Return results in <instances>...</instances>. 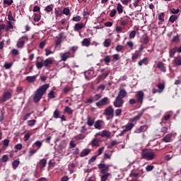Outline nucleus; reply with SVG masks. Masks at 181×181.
Listing matches in <instances>:
<instances>
[{
  "mask_svg": "<svg viewBox=\"0 0 181 181\" xmlns=\"http://www.w3.org/2000/svg\"><path fill=\"white\" fill-rule=\"evenodd\" d=\"M86 24H84L83 23H77L74 27V30L75 32H80V30H81V29H83V28H84Z\"/></svg>",
  "mask_w": 181,
  "mask_h": 181,
  "instance_id": "nucleus-14",
  "label": "nucleus"
},
{
  "mask_svg": "<svg viewBox=\"0 0 181 181\" xmlns=\"http://www.w3.org/2000/svg\"><path fill=\"white\" fill-rule=\"evenodd\" d=\"M176 52H177V47L170 49L169 51V57L171 58L175 57V54H176Z\"/></svg>",
  "mask_w": 181,
  "mask_h": 181,
  "instance_id": "nucleus-25",
  "label": "nucleus"
},
{
  "mask_svg": "<svg viewBox=\"0 0 181 181\" xmlns=\"http://www.w3.org/2000/svg\"><path fill=\"white\" fill-rule=\"evenodd\" d=\"M177 19H178L177 16L172 15L169 18V22H170L171 23H175V22H176V21H177Z\"/></svg>",
  "mask_w": 181,
  "mask_h": 181,
  "instance_id": "nucleus-38",
  "label": "nucleus"
},
{
  "mask_svg": "<svg viewBox=\"0 0 181 181\" xmlns=\"http://www.w3.org/2000/svg\"><path fill=\"white\" fill-rule=\"evenodd\" d=\"M42 18V16H40V13H35L34 14V18H33V20L35 22H39V21H40Z\"/></svg>",
  "mask_w": 181,
  "mask_h": 181,
  "instance_id": "nucleus-44",
  "label": "nucleus"
},
{
  "mask_svg": "<svg viewBox=\"0 0 181 181\" xmlns=\"http://www.w3.org/2000/svg\"><path fill=\"white\" fill-rule=\"evenodd\" d=\"M170 11L171 12V13H173L174 15H177V13L180 12V10L179 8L176 9L175 8H173L170 9Z\"/></svg>",
  "mask_w": 181,
  "mask_h": 181,
  "instance_id": "nucleus-52",
  "label": "nucleus"
},
{
  "mask_svg": "<svg viewBox=\"0 0 181 181\" xmlns=\"http://www.w3.org/2000/svg\"><path fill=\"white\" fill-rule=\"evenodd\" d=\"M62 13H64V15L69 16V15H70V8H69V7L64 8L62 11Z\"/></svg>",
  "mask_w": 181,
  "mask_h": 181,
  "instance_id": "nucleus-50",
  "label": "nucleus"
},
{
  "mask_svg": "<svg viewBox=\"0 0 181 181\" xmlns=\"http://www.w3.org/2000/svg\"><path fill=\"white\" fill-rule=\"evenodd\" d=\"M103 62H105V64L108 66V64L111 63V56L107 55L106 57H105V58L103 59Z\"/></svg>",
  "mask_w": 181,
  "mask_h": 181,
  "instance_id": "nucleus-37",
  "label": "nucleus"
},
{
  "mask_svg": "<svg viewBox=\"0 0 181 181\" xmlns=\"http://www.w3.org/2000/svg\"><path fill=\"white\" fill-rule=\"evenodd\" d=\"M172 136H173V134H168L165 135L163 139V142H166V143L172 142Z\"/></svg>",
  "mask_w": 181,
  "mask_h": 181,
  "instance_id": "nucleus-21",
  "label": "nucleus"
},
{
  "mask_svg": "<svg viewBox=\"0 0 181 181\" xmlns=\"http://www.w3.org/2000/svg\"><path fill=\"white\" fill-rule=\"evenodd\" d=\"M7 25L6 26V31L8 32L11 29H13V23L12 21H7Z\"/></svg>",
  "mask_w": 181,
  "mask_h": 181,
  "instance_id": "nucleus-33",
  "label": "nucleus"
},
{
  "mask_svg": "<svg viewBox=\"0 0 181 181\" xmlns=\"http://www.w3.org/2000/svg\"><path fill=\"white\" fill-rule=\"evenodd\" d=\"M142 115H144V110H142L141 112L139 113L136 116L134 117L133 118L130 119L129 121V123H127L124 128L126 132H128V131H131L135 125H136V122L141 119L142 117Z\"/></svg>",
  "mask_w": 181,
  "mask_h": 181,
  "instance_id": "nucleus-2",
  "label": "nucleus"
},
{
  "mask_svg": "<svg viewBox=\"0 0 181 181\" xmlns=\"http://www.w3.org/2000/svg\"><path fill=\"white\" fill-rule=\"evenodd\" d=\"M37 151H39V148H37L35 150H34L33 148H30L29 156H33L35 155V153H36V152H37Z\"/></svg>",
  "mask_w": 181,
  "mask_h": 181,
  "instance_id": "nucleus-51",
  "label": "nucleus"
},
{
  "mask_svg": "<svg viewBox=\"0 0 181 181\" xmlns=\"http://www.w3.org/2000/svg\"><path fill=\"white\" fill-rule=\"evenodd\" d=\"M37 76H27L25 80L28 81V83H35L36 81Z\"/></svg>",
  "mask_w": 181,
  "mask_h": 181,
  "instance_id": "nucleus-30",
  "label": "nucleus"
},
{
  "mask_svg": "<svg viewBox=\"0 0 181 181\" xmlns=\"http://www.w3.org/2000/svg\"><path fill=\"white\" fill-rule=\"evenodd\" d=\"M148 124L141 125L139 127L135 129L134 134H142L144 132H146V131H148Z\"/></svg>",
  "mask_w": 181,
  "mask_h": 181,
  "instance_id": "nucleus-10",
  "label": "nucleus"
},
{
  "mask_svg": "<svg viewBox=\"0 0 181 181\" xmlns=\"http://www.w3.org/2000/svg\"><path fill=\"white\" fill-rule=\"evenodd\" d=\"M19 165H21V161H19L18 160H14L13 162L12 163V168L13 170H16Z\"/></svg>",
  "mask_w": 181,
  "mask_h": 181,
  "instance_id": "nucleus-31",
  "label": "nucleus"
},
{
  "mask_svg": "<svg viewBox=\"0 0 181 181\" xmlns=\"http://www.w3.org/2000/svg\"><path fill=\"white\" fill-rule=\"evenodd\" d=\"M113 105L116 108H121V107H123L124 105V100H122L121 98L116 97L115 100L113 102Z\"/></svg>",
  "mask_w": 181,
  "mask_h": 181,
  "instance_id": "nucleus-11",
  "label": "nucleus"
},
{
  "mask_svg": "<svg viewBox=\"0 0 181 181\" xmlns=\"http://www.w3.org/2000/svg\"><path fill=\"white\" fill-rule=\"evenodd\" d=\"M12 98V90H5L3 93L1 98H0V104H4Z\"/></svg>",
  "mask_w": 181,
  "mask_h": 181,
  "instance_id": "nucleus-4",
  "label": "nucleus"
},
{
  "mask_svg": "<svg viewBox=\"0 0 181 181\" xmlns=\"http://www.w3.org/2000/svg\"><path fill=\"white\" fill-rule=\"evenodd\" d=\"M4 5H8V6H11L13 4V0H4Z\"/></svg>",
  "mask_w": 181,
  "mask_h": 181,
  "instance_id": "nucleus-58",
  "label": "nucleus"
},
{
  "mask_svg": "<svg viewBox=\"0 0 181 181\" xmlns=\"http://www.w3.org/2000/svg\"><path fill=\"white\" fill-rule=\"evenodd\" d=\"M94 119L91 117H87V125H88V127H93V125H94L95 122H94Z\"/></svg>",
  "mask_w": 181,
  "mask_h": 181,
  "instance_id": "nucleus-32",
  "label": "nucleus"
},
{
  "mask_svg": "<svg viewBox=\"0 0 181 181\" xmlns=\"http://www.w3.org/2000/svg\"><path fill=\"white\" fill-rule=\"evenodd\" d=\"M101 97H103L101 93H98V94L95 95L92 98L93 99V101H98V100H100V98H101Z\"/></svg>",
  "mask_w": 181,
  "mask_h": 181,
  "instance_id": "nucleus-48",
  "label": "nucleus"
},
{
  "mask_svg": "<svg viewBox=\"0 0 181 181\" xmlns=\"http://www.w3.org/2000/svg\"><path fill=\"white\" fill-rule=\"evenodd\" d=\"M141 54V52H138L137 53L134 54L132 57V60H136V59H138V57H139Z\"/></svg>",
  "mask_w": 181,
  "mask_h": 181,
  "instance_id": "nucleus-55",
  "label": "nucleus"
},
{
  "mask_svg": "<svg viewBox=\"0 0 181 181\" xmlns=\"http://www.w3.org/2000/svg\"><path fill=\"white\" fill-rule=\"evenodd\" d=\"M8 22H15V18H13V16H12V11H9L8 13Z\"/></svg>",
  "mask_w": 181,
  "mask_h": 181,
  "instance_id": "nucleus-43",
  "label": "nucleus"
},
{
  "mask_svg": "<svg viewBox=\"0 0 181 181\" xmlns=\"http://www.w3.org/2000/svg\"><path fill=\"white\" fill-rule=\"evenodd\" d=\"M53 117L57 119V118H60V111L59 110H55L53 112Z\"/></svg>",
  "mask_w": 181,
  "mask_h": 181,
  "instance_id": "nucleus-42",
  "label": "nucleus"
},
{
  "mask_svg": "<svg viewBox=\"0 0 181 181\" xmlns=\"http://www.w3.org/2000/svg\"><path fill=\"white\" fill-rule=\"evenodd\" d=\"M110 74V72L103 74L101 75H99L97 78L98 83H100L102 80H104L105 78H107L108 77V75Z\"/></svg>",
  "mask_w": 181,
  "mask_h": 181,
  "instance_id": "nucleus-22",
  "label": "nucleus"
},
{
  "mask_svg": "<svg viewBox=\"0 0 181 181\" xmlns=\"http://www.w3.org/2000/svg\"><path fill=\"white\" fill-rule=\"evenodd\" d=\"M9 160V157L8 155H4L1 158H0V163H5Z\"/></svg>",
  "mask_w": 181,
  "mask_h": 181,
  "instance_id": "nucleus-39",
  "label": "nucleus"
},
{
  "mask_svg": "<svg viewBox=\"0 0 181 181\" xmlns=\"http://www.w3.org/2000/svg\"><path fill=\"white\" fill-rule=\"evenodd\" d=\"M9 139H6L3 141V145L4 146V148H8V146H9Z\"/></svg>",
  "mask_w": 181,
  "mask_h": 181,
  "instance_id": "nucleus-57",
  "label": "nucleus"
},
{
  "mask_svg": "<svg viewBox=\"0 0 181 181\" xmlns=\"http://www.w3.org/2000/svg\"><path fill=\"white\" fill-rule=\"evenodd\" d=\"M157 87L159 89L158 93H162L165 90V83H160L157 85Z\"/></svg>",
  "mask_w": 181,
  "mask_h": 181,
  "instance_id": "nucleus-40",
  "label": "nucleus"
},
{
  "mask_svg": "<svg viewBox=\"0 0 181 181\" xmlns=\"http://www.w3.org/2000/svg\"><path fill=\"white\" fill-rule=\"evenodd\" d=\"M11 52H12V56L13 57H15V56H18V54H19V50H18L16 49H13Z\"/></svg>",
  "mask_w": 181,
  "mask_h": 181,
  "instance_id": "nucleus-63",
  "label": "nucleus"
},
{
  "mask_svg": "<svg viewBox=\"0 0 181 181\" xmlns=\"http://www.w3.org/2000/svg\"><path fill=\"white\" fill-rule=\"evenodd\" d=\"M36 66H37V69H42L44 66L43 64V62H36Z\"/></svg>",
  "mask_w": 181,
  "mask_h": 181,
  "instance_id": "nucleus-64",
  "label": "nucleus"
},
{
  "mask_svg": "<svg viewBox=\"0 0 181 181\" xmlns=\"http://www.w3.org/2000/svg\"><path fill=\"white\" fill-rule=\"evenodd\" d=\"M63 35H64V33H61L59 34V37L57 39V40L55 41V47H57V46H59V45L62 44V39H63Z\"/></svg>",
  "mask_w": 181,
  "mask_h": 181,
  "instance_id": "nucleus-26",
  "label": "nucleus"
},
{
  "mask_svg": "<svg viewBox=\"0 0 181 181\" xmlns=\"http://www.w3.org/2000/svg\"><path fill=\"white\" fill-rule=\"evenodd\" d=\"M108 104H110V99L107 97H105L96 103L95 105L96 107H98V108H101V107L108 105Z\"/></svg>",
  "mask_w": 181,
  "mask_h": 181,
  "instance_id": "nucleus-7",
  "label": "nucleus"
},
{
  "mask_svg": "<svg viewBox=\"0 0 181 181\" xmlns=\"http://www.w3.org/2000/svg\"><path fill=\"white\" fill-rule=\"evenodd\" d=\"M45 12H52L53 11V6L52 5H49L46 6L44 9Z\"/></svg>",
  "mask_w": 181,
  "mask_h": 181,
  "instance_id": "nucleus-49",
  "label": "nucleus"
},
{
  "mask_svg": "<svg viewBox=\"0 0 181 181\" xmlns=\"http://www.w3.org/2000/svg\"><path fill=\"white\" fill-rule=\"evenodd\" d=\"M116 9H117V13H119V15H121V13H122V12H124V6H122V4H121V3H119L117 4Z\"/></svg>",
  "mask_w": 181,
  "mask_h": 181,
  "instance_id": "nucleus-29",
  "label": "nucleus"
},
{
  "mask_svg": "<svg viewBox=\"0 0 181 181\" xmlns=\"http://www.w3.org/2000/svg\"><path fill=\"white\" fill-rule=\"evenodd\" d=\"M129 22H132V20H131V17L125 16L123 17V18H121L120 25L122 26H127V25L129 24Z\"/></svg>",
  "mask_w": 181,
  "mask_h": 181,
  "instance_id": "nucleus-12",
  "label": "nucleus"
},
{
  "mask_svg": "<svg viewBox=\"0 0 181 181\" xmlns=\"http://www.w3.org/2000/svg\"><path fill=\"white\" fill-rule=\"evenodd\" d=\"M46 165H47V160H46V158H42L37 163V168H38V169H45Z\"/></svg>",
  "mask_w": 181,
  "mask_h": 181,
  "instance_id": "nucleus-13",
  "label": "nucleus"
},
{
  "mask_svg": "<svg viewBox=\"0 0 181 181\" xmlns=\"http://www.w3.org/2000/svg\"><path fill=\"white\" fill-rule=\"evenodd\" d=\"M90 153H91V149L84 148L81 152L80 156H81V158H84V156H87L88 155H90Z\"/></svg>",
  "mask_w": 181,
  "mask_h": 181,
  "instance_id": "nucleus-18",
  "label": "nucleus"
},
{
  "mask_svg": "<svg viewBox=\"0 0 181 181\" xmlns=\"http://www.w3.org/2000/svg\"><path fill=\"white\" fill-rule=\"evenodd\" d=\"M115 50L116 52H121V50H124V45H118L116 47H115Z\"/></svg>",
  "mask_w": 181,
  "mask_h": 181,
  "instance_id": "nucleus-61",
  "label": "nucleus"
},
{
  "mask_svg": "<svg viewBox=\"0 0 181 181\" xmlns=\"http://www.w3.org/2000/svg\"><path fill=\"white\" fill-rule=\"evenodd\" d=\"M100 136H102V138H110L111 136V132L107 130H103L100 134Z\"/></svg>",
  "mask_w": 181,
  "mask_h": 181,
  "instance_id": "nucleus-28",
  "label": "nucleus"
},
{
  "mask_svg": "<svg viewBox=\"0 0 181 181\" xmlns=\"http://www.w3.org/2000/svg\"><path fill=\"white\" fill-rule=\"evenodd\" d=\"M43 64L45 67H49V66H52V64H53V59L47 58L43 62Z\"/></svg>",
  "mask_w": 181,
  "mask_h": 181,
  "instance_id": "nucleus-23",
  "label": "nucleus"
},
{
  "mask_svg": "<svg viewBox=\"0 0 181 181\" xmlns=\"http://www.w3.org/2000/svg\"><path fill=\"white\" fill-rule=\"evenodd\" d=\"M82 46H85L86 47H88L90 45H91V42H90V39L88 38H84L81 42Z\"/></svg>",
  "mask_w": 181,
  "mask_h": 181,
  "instance_id": "nucleus-27",
  "label": "nucleus"
},
{
  "mask_svg": "<svg viewBox=\"0 0 181 181\" xmlns=\"http://www.w3.org/2000/svg\"><path fill=\"white\" fill-rule=\"evenodd\" d=\"M135 36H136V31H135V30L131 31L129 35V39H134L135 37Z\"/></svg>",
  "mask_w": 181,
  "mask_h": 181,
  "instance_id": "nucleus-56",
  "label": "nucleus"
},
{
  "mask_svg": "<svg viewBox=\"0 0 181 181\" xmlns=\"http://www.w3.org/2000/svg\"><path fill=\"white\" fill-rule=\"evenodd\" d=\"M97 160V156H92L89 160H88V165H91V163H93V162H95V160Z\"/></svg>",
  "mask_w": 181,
  "mask_h": 181,
  "instance_id": "nucleus-53",
  "label": "nucleus"
},
{
  "mask_svg": "<svg viewBox=\"0 0 181 181\" xmlns=\"http://www.w3.org/2000/svg\"><path fill=\"white\" fill-rule=\"evenodd\" d=\"M157 69L162 71L163 73H166V66H165V64L162 62H158L157 64Z\"/></svg>",
  "mask_w": 181,
  "mask_h": 181,
  "instance_id": "nucleus-16",
  "label": "nucleus"
},
{
  "mask_svg": "<svg viewBox=\"0 0 181 181\" xmlns=\"http://www.w3.org/2000/svg\"><path fill=\"white\" fill-rule=\"evenodd\" d=\"M72 21L74 22H80V21H81V16H77L73 17Z\"/></svg>",
  "mask_w": 181,
  "mask_h": 181,
  "instance_id": "nucleus-62",
  "label": "nucleus"
},
{
  "mask_svg": "<svg viewBox=\"0 0 181 181\" xmlns=\"http://www.w3.org/2000/svg\"><path fill=\"white\" fill-rule=\"evenodd\" d=\"M64 112L69 114V115H71V114H73V110L71 109V107L66 106L64 110Z\"/></svg>",
  "mask_w": 181,
  "mask_h": 181,
  "instance_id": "nucleus-36",
  "label": "nucleus"
},
{
  "mask_svg": "<svg viewBox=\"0 0 181 181\" xmlns=\"http://www.w3.org/2000/svg\"><path fill=\"white\" fill-rule=\"evenodd\" d=\"M142 64H145L146 66L148 64V57H145L143 59L139 61L138 65L141 66Z\"/></svg>",
  "mask_w": 181,
  "mask_h": 181,
  "instance_id": "nucleus-35",
  "label": "nucleus"
},
{
  "mask_svg": "<svg viewBox=\"0 0 181 181\" xmlns=\"http://www.w3.org/2000/svg\"><path fill=\"white\" fill-rule=\"evenodd\" d=\"M158 21H165V13L162 12L158 14Z\"/></svg>",
  "mask_w": 181,
  "mask_h": 181,
  "instance_id": "nucleus-60",
  "label": "nucleus"
},
{
  "mask_svg": "<svg viewBox=\"0 0 181 181\" xmlns=\"http://www.w3.org/2000/svg\"><path fill=\"white\" fill-rule=\"evenodd\" d=\"M112 57H113V59H112V62H118V60H119V59H120L119 54H115L112 55Z\"/></svg>",
  "mask_w": 181,
  "mask_h": 181,
  "instance_id": "nucleus-47",
  "label": "nucleus"
},
{
  "mask_svg": "<svg viewBox=\"0 0 181 181\" xmlns=\"http://www.w3.org/2000/svg\"><path fill=\"white\" fill-rule=\"evenodd\" d=\"M98 168L100 169V173L102 175H107V172L110 170V165H107L105 163L98 164Z\"/></svg>",
  "mask_w": 181,
  "mask_h": 181,
  "instance_id": "nucleus-9",
  "label": "nucleus"
},
{
  "mask_svg": "<svg viewBox=\"0 0 181 181\" xmlns=\"http://www.w3.org/2000/svg\"><path fill=\"white\" fill-rule=\"evenodd\" d=\"M47 97L50 100H52V98H56V96L54 95V90H51L49 91V93H48Z\"/></svg>",
  "mask_w": 181,
  "mask_h": 181,
  "instance_id": "nucleus-46",
  "label": "nucleus"
},
{
  "mask_svg": "<svg viewBox=\"0 0 181 181\" xmlns=\"http://www.w3.org/2000/svg\"><path fill=\"white\" fill-rule=\"evenodd\" d=\"M29 40L28 35H24L19 38L18 41L17 42L16 46L18 49H23V46H25V43Z\"/></svg>",
  "mask_w": 181,
  "mask_h": 181,
  "instance_id": "nucleus-5",
  "label": "nucleus"
},
{
  "mask_svg": "<svg viewBox=\"0 0 181 181\" xmlns=\"http://www.w3.org/2000/svg\"><path fill=\"white\" fill-rule=\"evenodd\" d=\"M103 46L105 47H110V46H111V40L106 39L103 42Z\"/></svg>",
  "mask_w": 181,
  "mask_h": 181,
  "instance_id": "nucleus-45",
  "label": "nucleus"
},
{
  "mask_svg": "<svg viewBox=\"0 0 181 181\" xmlns=\"http://www.w3.org/2000/svg\"><path fill=\"white\" fill-rule=\"evenodd\" d=\"M173 63L175 66H181V56L177 55L174 58Z\"/></svg>",
  "mask_w": 181,
  "mask_h": 181,
  "instance_id": "nucleus-24",
  "label": "nucleus"
},
{
  "mask_svg": "<svg viewBox=\"0 0 181 181\" xmlns=\"http://www.w3.org/2000/svg\"><path fill=\"white\" fill-rule=\"evenodd\" d=\"M127 90H125V89L124 88H122V89H119V93L117 95V98H125V97H127Z\"/></svg>",
  "mask_w": 181,
  "mask_h": 181,
  "instance_id": "nucleus-17",
  "label": "nucleus"
},
{
  "mask_svg": "<svg viewBox=\"0 0 181 181\" xmlns=\"http://www.w3.org/2000/svg\"><path fill=\"white\" fill-rule=\"evenodd\" d=\"M103 124H104V121H103L101 119L97 120L94 123V127H95V129H101V128H103Z\"/></svg>",
  "mask_w": 181,
  "mask_h": 181,
  "instance_id": "nucleus-19",
  "label": "nucleus"
},
{
  "mask_svg": "<svg viewBox=\"0 0 181 181\" xmlns=\"http://www.w3.org/2000/svg\"><path fill=\"white\" fill-rule=\"evenodd\" d=\"M103 115H106V117H109L110 118H114V107H112V105H110L106 107L104 110Z\"/></svg>",
  "mask_w": 181,
  "mask_h": 181,
  "instance_id": "nucleus-6",
  "label": "nucleus"
},
{
  "mask_svg": "<svg viewBox=\"0 0 181 181\" xmlns=\"http://www.w3.org/2000/svg\"><path fill=\"white\" fill-rule=\"evenodd\" d=\"M42 145H43V141H37L33 144V146H36L37 149H40Z\"/></svg>",
  "mask_w": 181,
  "mask_h": 181,
  "instance_id": "nucleus-34",
  "label": "nucleus"
},
{
  "mask_svg": "<svg viewBox=\"0 0 181 181\" xmlns=\"http://www.w3.org/2000/svg\"><path fill=\"white\" fill-rule=\"evenodd\" d=\"M141 158L146 160H153L155 159V153L151 150L144 149L141 151Z\"/></svg>",
  "mask_w": 181,
  "mask_h": 181,
  "instance_id": "nucleus-3",
  "label": "nucleus"
},
{
  "mask_svg": "<svg viewBox=\"0 0 181 181\" xmlns=\"http://www.w3.org/2000/svg\"><path fill=\"white\" fill-rule=\"evenodd\" d=\"M144 97H145V93H144V91L139 90L136 93V100L137 101L138 104L144 103Z\"/></svg>",
  "mask_w": 181,
  "mask_h": 181,
  "instance_id": "nucleus-8",
  "label": "nucleus"
},
{
  "mask_svg": "<svg viewBox=\"0 0 181 181\" xmlns=\"http://www.w3.org/2000/svg\"><path fill=\"white\" fill-rule=\"evenodd\" d=\"M70 54H71L70 52H66L62 53L60 54L61 60L62 62H66L67 59H70Z\"/></svg>",
  "mask_w": 181,
  "mask_h": 181,
  "instance_id": "nucleus-15",
  "label": "nucleus"
},
{
  "mask_svg": "<svg viewBox=\"0 0 181 181\" xmlns=\"http://www.w3.org/2000/svg\"><path fill=\"white\" fill-rule=\"evenodd\" d=\"M27 124H28V127H33L35 125V124H36V120L35 119L28 120L27 122Z\"/></svg>",
  "mask_w": 181,
  "mask_h": 181,
  "instance_id": "nucleus-54",
  "label": "nucleus"
},
{
  "mask_svg": "<svg viewBox=\"0 0 181 181\" xmlns=\"http://www.w3.org/2000/svg\"><path fill=\"white\" fill-rule=\"evenodd\" d=\"M110 173H107L106 174H103V175L100 177V181H107L108 180V177H110Z\"/></svg>",
  "mask_w": 181,
  "mask_h": 181,
  "instance_id": "nucleus-41",
  "label": "nucleus"
},
{
  "mask_svg": "<svg viewBox=\"0 0 181 181\" xmlns=\"http://www.w3.org/2000/svg\"><path fill=\"white\" fill-rule=\"evenodd\" d=\"M49 87L50 86L46 83L41 86L38 89H37V90L35 91V94L33 97L34 103H39V101L42 100V97H43V95L46 93V91H47V88H49Z\"/></svg>",
  "mask_w": 181,
  "mask_h": 181,
  "instance_id": "nucleus-1",
  "label": "nucleus"
},
{
  "mask_svg": "<svg viewBox=\"0 0 181 181\" xmlns=\"http://www.w3.org/2000/svg\"><path fill=\"white\" fill-rule=\"evenodd\" d=\"M85 77L87 80H90L94 77V71H88L85 73Z\"/></svg>",
  "mask_w": 181,
  "mask_h": 181,
  "instance_id": "nucleus-20",
  "label": "nucleus"
},
{
  "mask_svg": "<svg viewBox=\"0 0 181 181\" xmlns=\"http://www.w3.org/2000/svg\"><path fill=\"white\" fill-rule=\"evenodd\" d=\"M155 166L152 165H148L146 167V172H151V170H153Z\"/></svg>",
  "mask_w": 181,
  "mask_h": 181,
  "instance_id": "nucleus-59",
  "label": "nucleus"
}]
</instances>
